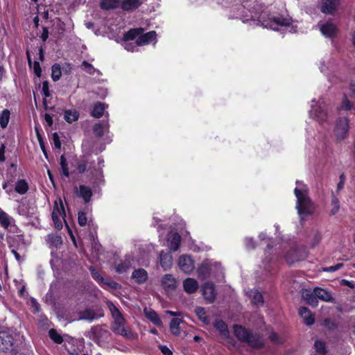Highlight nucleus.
<instances>
[{
    "label": "nucleus",
    "instance_id": "bf43d9fd",
    "mask_svg": "<svg viewBox=\"0 0 355 355\" xmlns=\"http://www.w3.org/2000/svg\"><path fill=\"white\" fill-rule=\"evenodd\" d=\"M341 108L345 110H350L353 108V106L351 105L349 101L347 98H345L343 100Z\"/></svg>",
    "mask_w": 355,
    "mask_h": 355
},
{
    "label": "nucleus",
    "instance_id": "20e7f679",
    "mask_svg": "<svg viewBox=\"0 0 355 355\" xmlns=\"http://www.w3.org/2000/svg\"><path fill=\"white\" fill-rule=\"evenodd\" d=\"M263 19V17H262ZM261 24L263 27L270 28L272 30H278V26H287L291 24V20L282 17H271L268 19H263Z\"/></svg>",
    "mask_w": 355,
    "mask_h": 355
},
{
    "label": "nucleus",
    "instance_id": "58836bf2",
    "mask_svg": "<svg viewBox=\"0 0 355 355\" xmlns=\"http://www.w3.org/2000/svg\"><path fill=\"white\" fill-rule=\"evenodd\" d=\"M28 186L24 180H19L17 182L15 185V191L19 194H24L27 192Z\"/></svg>",
    "mask_w": 355,
    "mask_h": 355
},
{
    "label": "nucleus",
    "instance_id": "864d4df0",
    "mask_svg": "<svg viewBox=\"0 0 355 355\" xmlns=\"http://www.w3.org/2000/svg\"><path fill=\"white\" fill-rule=\"evenodd\" d=\"M269 338L271 342L275 344H282L283 343V340L275 332H272Z\"/></svg>",
    "mask_w": 355,
    "mask_h": 355
},
{
    "label": "nucleus",
    "instance_id": "4be33fe9",
    "mask_svg": "<svg viewBox=\"0 0 355 355\" xmlns=\"http://www.w3.org/2000/svg\"><path fill=\"white\" fill-rule=\"evenodd\" d=\"M109 123L107 121H102L94 125L93 130L94 134L99 137L104 135L105 132L108 130Z\"/></svg>",
    "mask_w": 355,
    "mask_h": 355
},
{
    "label": "nucleus",
    "instance_id": "e2e57ef3",
    "mask_svg": "<svg viewBox=\"0 0 355 355\" xmlns=\"http://www.w3.org/2000/svg\"><path fill=\"white\" fill-rule=\"evenodd\" d=\"M34 71L37 76L40 77L41 76L42 70L39 62L37 61L34 62Z\"/></svg>",
    "mask_w": 355,
    "mask_h": 355
},
{
    "label": "nucleus",
    "instance_id": "9b49d317",
    "mask_svg": "<svg viewBox=\"0 0 355 355\" xmlns=\"http://www.w3.org/2000/svg\"><path fill=\"white\" fill-rule=\"evenodd\" d=\"M311 116L315 119L319 123L326 121L327 119V113L324 106L312 107L310 110Z\"/></svg>",
    "mask_w": 355,
    "mask_h": 355
},
{
    "label": "nucleus",
    "instance_id": "69168bd1",
    "mask_svg": "<svg viewBox=\"0 0 355 355\" xmlns=\"http://www.w3.org/2000/svg\"><path fill=\"white\" fill-rule=\"evenodd\" d=\"M159 348L164 355H172V352L166 345H162Z\"/></svg>",
    "mask_w": 355,
    "mask_h": 355
},
{
    "label": "nucleus",
    "instance_id": "dca6fc26",
    "mask_svg": "<svg viewBox=\"0 0 355 355\" xmlns=\"http://www.w3.org/2000/svg\"><path fill=\"white\" fill-rule=\"evenodd\" d=\"M76 193L77 196L82 198L85 203L90 201L93 194L90 187L83 184L79 186V190L76 187Z\"/></svg>",
    "mask_w": 355,
    "mask_h": 355
},
{
    "label": "nucleus",
    "instance_id": "e433bc0d",
    "mask_svg": "<svg viewBox=\"0 0 355 355\" xmlns=\"http://www.w3.org/2000/svg\"><path fill=\"white\" fill-rule=\"evenodd\" d=\"M104 111V104L101 103H97L94 106V109L92 112V116L95 118H100L101 116H103Z\"/></svg>",
    "mask_w": 355,
    "mask_h": 355
},
{
    "label": "nucleus",
    "instance_id": "f8f14e48",
    "mask_svg": "<svg viewBox=\"0 0 355 355\" xmlns=\"http://www.w3.org/2000/svg\"><path fill=\"white\" fill-rule=\"evenodd\" d=\"M92 276L101 286H107L112 288H116L118 284L113 281H107L105 279L98 271H96L92 266L89 268Z\"/></svg>",
    "mask_w": 355,
    "mask_h": 355
},
{
    "label": "nucleus",
    "instance_id": "680f3d73",
    "mask_svg": "<svg viewBox=\"0 0 355 355\" xmlns=\"http://www.w3.org/2000/svg\"><path fill=\"white\" fill-rule=\"evenodd\" d=\"M306 257V255H304L303 257H295L294 259H292L290 257V255H288L286 257V261L288 262V264L291 265L293 263H294L295 261H299L300 260L304 259V257Z\"/></svg>",
    "mask_w": 355,
    "mask_h": 355
},
{
    "label": "nucleus",
    "instance_id": "a18cd8bd",
    "mask_svg": "<svg viewBox=\"0 0 355 355\" xmlns=\"http://www.w3.org/2000/svg\"><path fill=\"white\" fill-rule=\"evenodd\" d=\"M82 66L84 67V70L89 74L92 75L95 72H96L98 75L101 74V71L99 70L95 69L90 63L85 60L82 62Z\"/></svg>",
    "mask_w": 355,
    "mask_h": 355
},
{
    "label": "nucleus",
    "instance_id": "f03ea898",
    "mask_svg": "<svg viewBox=\"0 0 355 355\" xmlns=\"http://www.w3.org/2000/svg\"><path fill=\"white\" fill-rule=\"evenodd\" d=\"M98 159L97 163L94 160H90L87 157H83L77 162V170L80 174L88 173V176L96 180H100L103 178L102 162Z\"/></svg>",
    "mask_w": 355,
    "mask_h": 355
},
{
    "label": "nucleus",
    "instance_id": "1a4fd4ad",
    "mask_svg": "<svg viewBox=\"0 0 355 355\" xmlns=\"http://www.w3.org/2000/svg\"><path fill=\"white\" fill-rule=\"evenodd\" d=\"M20 243L24 244V239L20 235H17L15 237L12 238V240L8 243L9 248H12L11 252L14 254L16 260L19 263L21 262L23 259L17 252V250H19V246L17 247L16 245H19Z\"/></svg>",
    "mask_w": 355,
    "mask_h": 355
},
{
    "label": "nucleus",
    "instance_id": "b1692460",
    "mask_svg": "<svg viewBox=\"0 0 355 355\" xmlns=\"http://www.w3.org/2000/svg\"><path fill=\"white\" fill-rule=\"evenodd\" d=\"M314 293L316 295L317 300L320 299L324 302H332L334 300L331 293L323 288H315L314 289Z\"/></svg>",
    "mask_w": 355,
    "mask_h": 355
},
{
    "label": "nucleus",
    "instance_id": "f257e3e1",
    "mask_svg": "<svg viewBox=\"0 0 355 355\" xmlns=\"http://www.w3.org/2000/svg\"><path fill=\"white\" fill-rule=\"evenodd\" d=\"M107 307L111 312L114 319L111 324V330L117 335H120L126 338H133V334L130 329L125 326L126 320L119 309L110 301L107 302Z\"/></svg>",
    "mask_w": 355,
    "mask_h": 355
},
{
    "label": "nucleus",
    "instance_id": "4c0bfd02",
    "mask_svg": "<svg viewBox=\"0 0 355 355\" xmlns=\"http://www.w3.org/2000/svg\"><path fill=\"white\" fill-rule=\"evenodd\" d=\"M195 313H196L198 318L205 324H209L210 320L208 317L206 315V311L205 308L201 306H197L195 309Z\"/></svg>",
    "mask_w": 355,
    "mask_h": 355
},
{
    "label": "nucleus",
    "instance_id": "7ed1b4c3",
    "mask_svg": "<svg viewBox=\"0 0 355 355\" xmlns=\"http://www.w3.org/2000/svg\"><path fill=\"white\" fill-rule=\"evenodd\" d=\"M294 192L297 198L296 208L302 220L304 216H309L313 212L314 206L308 196L306 189L296 187Z\"/></svg>",
    "mask_w": 355,
    "mask_h": 355
},
{
    "label": "nucleus",
    "instance_id": "774afa93",
    "mask_svg": "<svg viewBox=\"0 0 355 355\" xmlns=\"http://www.w3.org/2000/svg\"><path fill=\"white\" fill-rule=\"evenodd\" d=\"M351 95L355 98V81L352 82L350 84Z\"/></svg>",
    "mask_w": 355,
    "mask_h": 355
},
{
    "label": "nucleus",
    "instance_id": "c9c22d12",
    "mask_svg": "<svg viewBox=\"0 0 355 355\" xmlns=\"http://www.w3.org/2000/svg\"><path fill=\"white\" fill-rule=\"evenodd\" d=\"M10 112L8 109H4L0 114V125L2 128H6L8 124Z\"/></svg>",
    "mask_w": 355,
    "mask_h": 355
},
{
    "label": "nucleus",
    "instance_id": "7c9ffc66",
    "mask_svg": "<svg viewBox=\"0 0 355 355\" xmlns=\"http://www.w3.org/2000/svg\"><path fill=\"white\" fill-rule=\"evenodd\" d=\"M78 118L79 112L76 110H67L64 112V119L69 123L76 121Z\"/></svg>",
    "mask_w": 355,
    "mask_h": 355
},
{
    "label": "nucleus",
    "instance_id": "338daca9",
    "mask_svg": "<svg viewBox=\"0 0 355 355\" xmlns=\"http://www.w3.org/2000/svg\"><path fill=\"white\" fill-rule=\"evenodd\" d=\"M166 313L170 315L171 316H182V313L180 311H172L167 310L166 311Z\"/></svg>",
    "mask_w": 355,
    "mask_h": 355
},
{
    "label": "nucleus",
    "instance_id": "a878e982",
    "mask_svg": "<svg viewBox=\"0 0 355 355\" xmlns=\"http://www.w3.org/2000/svg\"><path fill=\"white\" fill-rule=\"evenodd\" d=\"M145 316L150 320L154 324L160 326L162 324V320L159 318L157 313L151 309H144Z\"/></svg>",
    "mask_w": 355,
    "mask_h": 355
},
{
    "label": "nucleus",
    "instance_id": "49530a36",
    "mask_svg": "<svg viewBox=\"0 0 355 355\" xmlns=\"http://www.w3.org/2000/svg\"><path fill=\"white\" fill-rule=\"evenodd\" d=\"M50 338L56 343L60 344L63 342L62 337L55 330L51 329L49 331Z\"/></svg>",
    "mask_w": 355,
    "mask_h": 355
},
{
    "label": "nucleus",
    "instance_id": "39448f33",
    "mask_svg": "<svg viewBox=\"0 0 355 355\" xmlns=\"http://www.w3.org/2000/svg\"><path fill=\"white\" fill-rule=\"evenodd\" d=\"M14 338L9 330L0 331V350L3 352L10 350L13 345Z\"/></svg>",
    "mask_w": 355,
    "mask_h": 355
},
{
    "label": "nucleus",
    "instance_id": "3c124183",
    "mask_svg": "<svg viewBox=\"0 0 355 355\" xmlns=\"http://www.w3.org/2000/svg\"><path fill=\"white\" fill-rule=\"evenodd\" d=\"M129 267H130V264L128 263L122 262V263H119L116 266V270L119 273H123V272H125L128 270Z\"/></svg>",
    "mask_w": 355,
    "mask_h": 355
},
{
    "label": "nucleus",
    "instance_id": "c85d7f7f",
    "mask_svg": "<svg viewBox=\"0 0 355 355\" xmlns=\"http://www.w3.org/2000/svg\"><path fill=\"white\" fill-rule=\"evenodd\" d=\"M234 331L236 337L239 340L244 342H245L250 334V331H248L246 329L243 328L242 326L240 325H234Z\"/></svg>",
    "mask_w": 355,
    "mask_h": 355
},
{
    "label": "nucleus",
    "instance_id": "bb28decb",
    "mask_svg": "<svg viewBox=\"0 0 355 355\" xmlns=\"http://www.w3.org/2000/svg\"><path fill=\"white\" fill-rule=\"evenodd\" d=\"M245 342L248 343L250 346L255 348H259L263 345V340L258 335L252 334L250 332Z\"/></svg>",
    "mask_w": 355,
    "mask_h": 355
},
{
    "label": "nucleus",
    "instance_id": "f704fd0d",
    "mask_svg": "<svg viewBox=\"0 0 355 355\" xmlns=\"http://www.w3.org/2000/svg\"><path fill=\"white\" fill-rule=\"evenodd\" d=\"M182 322V319L180 318H173L171 320L170 322V330L171 333L174 335L178 336L180 334V324Z\"/></svg>",
    "mask_w": 355,
    "mask_h": 355
},
{
    "label": "nucleus",
    "instance_id": "aec40b11",
    "mask_svg": "<svg viewBox=\"0 0 355 355\" xmlns=\"http://www.w3.org/2000/svg\"><path fill=\"white\" fill-rule=\"evenodd\" d=\"M160 264L164 270L171 268L173 263V257L171 253L162 252L159 256Z\"/></svg>",
    "mask_w": 355,
    "mask_h": 355
},
{
    "label": "nucleus",
    "instance_id": "0e129e2a",
    "mask_svg": "<svg viewBox=\"0 0 355 355\" xmlns=\"http://www.w3.org/2000/svg\"><path fill=\"white\" fill-rule=\"evenodd\" d=\"M49 37V30L46 27H43V31L41 35V38L43 42H46Z\"/></svg>",
    "mask_w": 355,
    "mask_h": 355
},
{
    "label": "nucleus",
    "instance_id": "052dcab7",
    "mask_svg": "<svg viewBox=\"0 0 355 355\" xmlns=\"http://www.w3.org/2000/svg\"><path fill=\"white\" fill-rule=\"evenodd\" d=\"M345 175L344 174H341L340 175V181L337 185V191H340L343 187H344V184H345Z\"/></svg>",
    "mask_w": 355,
    "mask_h": 355
},
{
    "label": "nucleus",
    "instance_id": "603ef678",
    "mask_svg": "<svg viewBox=\"0 0 355 355\" xmlns=\"http://www.w3.org/2000/svg\"><path fill=\"white\" fill-rule=\"evenodd\" d=\"M343 263H337L335 266H329V267L323 268H322V271L332 272H335V271L340 269L341 268H343Z\"/></svg>",
    "mask_w": 355,
    "mask_h": 355
},
{
    "label": "nucleus",
    "instance_id": "393cba45",
    "mask_svg": "<svg viewBox=\"0 0 355 355\" xmlns=\"http://www.w3.org/2000/svg\"><path fill=\"white\" fill-rule=\"evenodd\" d=\"M162 285L165 288L172 291L176 288V280L171 275L166 274L162 279Z\"/></svg>",
    "mask_w": 355,
    "mask_h": 355
},
{
    "label": "nucleus",
    "instance_id": "cd10ccee",
    "mask_svg": "<svg viewBox=\"0 0 355 355\" xmlns=\"http://www.w3.org/2000/svg\"><path fill=\"white\" fill-rule=\"evenodd\" d=\"M302 298L308 303L313 307L318 306V301L316 298V295L314 293V291L312 293L310 291L306 290L302 293Z\"/></svg>",
    "mask_w": 355,
    "mask_h": 355
},
{
    "label": "nucleus",
    "instance_id": "473e14b6",
    "mask_svg": "<svg viewBox=\"0 0 355 355\" xmlns=\"http://www.w3.org/2000/svg\"><path fill=\"white\" fill-rule=\"evenodd\" d=\"M249 296L252 300V303L256 305L262 306L263 304V297L261 293L257 290L250 291L249 292Z\"/></svg>",
    "mask_w": 355,
    "mask_h": 355
},
{
    "label": "nucleus",
    "instance_id": "6ab92c4d",
    "mask_svg": "<svg viewBox=\"0 0 355 355\" xmlns=\"http://www.w3.org/2000/svg\"><path fill=\"white\" fill-rule=\"evenodd\" d=\"M299 314L303 318L304 323L308 325H312L315 322V319L311 311L306 307H301L299 309Z\"/></svg>",
    "mask_w": 355,
    "mask_h": 355
},
{
    "label": "nucleus",
    "instance_id": "5fc2aeb1",
    "mask_svg": "<svg viewBox=\"0 0 355 355\" xmlns=\"http://www.w3.org/2000/svg\"><path fill=\"white\" fill-rule=\"evenodd\" d=\"M49 241L55 245L60 244L62 243V239L60 236L50 234L48 236Z\"/></svg>",
    "mask_w": 355,
    "mask_h": 355
},
{
    "label": "nucleus",
    "instance_id": "37998d69",
    "mask_svg": "<svg viewBox=\"0 0 355 355\" xmlns=\"http://www.w3.org/2000/svg\"><path fill=\"white\" fill-rule=\"evenodd\" d=\"M51 78L53 81H58L60 80L62 72L60 65L58 64H54L51 68Z\"/></svg>",
    "mask_w": 355,
    "mask_h": 355
},
{
    "label": "nucleus",
    "instance_id": "72a5a7b5",
    "mask_svg": "<svg viewBox=\"0 0 355 355\" xmlns=\"http://www.w3.org/2000/svg\"><path fill=\"white\" fill-rule=\"evenodd\" d=\"M119 1L118 0H101L100 7L103 10H111L119 7Z\"/></svg>",
    "mask_w": 355,
    "mask_h": 355
},
{
    "label": "nucleus",
    "instance_id": "ddd939ff",
    "mask_svg": "<svg viewBox=\"0 0 355 355\" xmlns=\"http://www.w3.org/2000/svg\"><path fill=\"white\" fill-rule=\"evenodd\" d=\"M156 32L154 31H149L145 34L144 33L137 38L135 44L137 46H144L150 42L155 40L156 39Z\"/></svg>",
    "mask_w": 355,
    "mask_h": 355
},
{
    "label": "nucleus",
    "instance_id": "412c9836",
    "mask_svg": "<svg viewBox=\"0 0 355 355\" xmlns=\"http://www.w3.org/2000/svg\"><path fill=\"white\" fill-rule=\"evenodd\" d=\"M141 4V0H123L121 8L123 10L129 11L139 8Z\"/></svg>",
    "mask_w": 355,
    "mask_h": 355
},
{
    "label": "nucleus",
    "instance_id": "5701e85b",
    "mask_svg": "<svg viewBox=\"0 0 355 355\" xmlns=\"http://www.w3.org/2000/svg\"><path fill=\"white\" fill-rule=\"evenodd\" d=\"M144 31V30L142 28H132L123 35V40L125 42L134 40L137 37H139V36L141 35Z\"/></svg>",
    "mask_w": 355,
    "mask_h": 355
},
{
    "label": "nucleus",
    "instance_id": "4468645a",
    "mask_svg": "<svg viewBox=\"0 0 355 355\" xmlns=\"http://www.w3.org/2000/svg\"><path fill=\"white\" fill-rule=\"evenodd\" d=\"M148 277L147 271L144 268L135 269L131 275V279L138 284H144Z\"/></svg>",
    "mask_w": 355,
    "mask_h": 355
},
{
    "label": "nucleus",
    "instance_id": "0eeeda50",
    "mask_svg": "<svg viewBox=\"0 0 355 355\" xmlns=\"http://www.w3.org/2000/svg\"><path fill=\"white\" fill-rule=\"evenodd\" d=\"M202 293L205 300L209 303H213L216 297V292L214 284L206 282L202 286Z\"/></svg>",
    "mask_w": 355,
    "mask_h": 355
},
{
    "label": "nucleus",
    "instance_id": "c03bdc74",
    "mask_svg": "<svg viewBox=\"0 0 355 355\" xmlns=\"http://www.w3.org/2000/svg\"><path fill=\"white\" fill-rule=\"evenodd\" d=\"M316 352L320 355H325L327 350L325 343L320 340H316L314 344Z\"/></svg>",
    "mask_w": 355,
    "mask_h": 355
},
{
    "label": "nucleus",
    "instance_id": "2f4dec72",
    "mask_svg": "<svg viewBox=\"0 0 355 355\" xmlns=\"http://www.w3.org/2000/svg\"><path fill=\"white\" fill-rule=\"evenodd\" d=\"M211 268L208 262L204 261L198 268V276L205 279L209 277Z\"/></svg>",
    "mask_w": 355,
    "mask_h": 355
},
{
    "label": "nucleus",
    "instance_id": "ea45409f",
    "mask_svg": "<svg viewBox=\"0 0 355 355\" xmlns=\"http://www.w3.org/2000/svg\"><path fill=\"white\" fill-rule=\"evenodd\" d=\"M180 236L178 233H174L172 234L171 241H170V248L173 251H176L180 246Z\"/></svg>",
    "mask_w": 355,
    "mask_h": 355
},
{
    "label": "nucleus",
    "instance_id": "423d86ee",
    "mask_svg": "<svg viewBox=\"0 0 355 355\" xmlns=\"http://www.w3.org/2000/svg\"><path fill=\"white\" fill-rule=\"evenodd\" d=\"M349 128V119L347 117L340 118L336 122L335 134L338 139H344Z\"/></svg>",
    "mask_w": 355,
    "mask_h": 355
},
{
    "label": "nucleus",
    "instance_id": "c756f323",
    "mask_svg": "<svg viewBox=\"0 0 355 355\" xmlns=\"http://www.w3.org/2000/svg\"><path fill=\"white\" fill-rule=\"evenodd\" d=\"M320 31L324 35L330 37L335 34L336 27L331 23H327L321 26Z\"/></svg>",
    "mask_w": 355,
    "mask_h": 355
},
{
    "label": "nucleus",
    "instance_id": "de8ad7c7",
    "mask_svg": "<svg viewBox=\"0 0 355 355\" xmlns=\"http://www.w3.org/2000/svg\"><path fill=\"white\" fill-rule=\"evenodd\" d=\"M214 326L223 334L225 335L227 333V327L223 320L216 321Z\"/></svg>",
    "mask_w": 355,
    "mask_h": 355
},
{
    "label": "nucleus",
    "instance_id": "a211bd4d",
    "mask_svg": "<svg viewBox=\"0 0 355 355\" xmlns=\"http://www.w3.org/2000/svg\"><path fill=\"white\" fill-rule=\"evenodd\" d=\"M183 288L186 293L193 294L198 288V283L193 278H187L183 282Z\"/></svg>",
    "mask_w": 355,
    "mask_h": 355
},
{
    "label": "nucleus",
    "instance_id": "2eb2a0df",
    "mask_svg": "<svg viewBox=\"0 0 355 355\" xmlns=\"http://www.w3.org/2000/svg\"><path fill=\"white\" fill-rule=\"evenodd\" d=\"M103 316V313L102 312L97 314L94 310L87 309L79 313L78 320L92 321Z\"/></svg>",
    "mask_w": 355,
    "mask_h": 355
},
{
    "label": "nucleus",
    "instance_id": "13d9d810",
    "mask_svg": "<svg viewBox=\"0 0 355 355\" xmlns=\"http://www.w3.org/2000/svg\"><path fill=\"white\" fill-rule=\"evenodd\" d=\"M42 92L45 98L49 97L50 96L49 83L47 81H44L42 83Z\"/></svg>",
    "mask_w": 355,
    "mask_h": 355
},
{
    "label": "nucleus",
    "instance_id": "a19ab883",
    "mask_svg": "<svg viewBox=\"0 0 355 355\" xmlns=\"http://www.w3.org/2000/svg\"><path fill=\"white\" fill-rule=\"evenodd\" d=\"M0 225L5 229H7L10 225V218L3 210H0Z\"/></svg>",
    "mask_w": 355,
    "mask_h": 355
},
{
    "label": "nucleus",
    "instance_id": "f3484780",
    "mask_svg": "<svg viewBox=\"0 0 355 355\" xmlns=\"http://www.w3.org/2000/svg\"><path fill=\"white\" fill-rule=\"evenodd\" d=\"M339 4V0H322L321 11L325 14H332Z\"/></svg>",
    "mask_w": 355,
    "mask_h": 355
},
{
    "label": "nucleus",
    "instance_id": "6e6d98bb",
    "mask_svg": "<svg viewBox=\"0 0 355 355\" xmlns=\"http://www.w3.org/2000/svg\"><path fill=\"white\" fill-rule=\"evenodd\" d=\"M52 139L54 146L56 148L60 149L61 148V142L60 141V137L57 132H54L52 135Z\"/></svg>",
    "mask_w": 355,
    "mask_h": 355
},
{
    "label": "nucleus",
    "instance_id": "9d476101",
    "mask_svg": "<svg viewBox=\"0 0 355 355\" xmlns=\"http://www.w3.org/2000/svg\"><path fill=\"white\" fill-rule=\"evenodd\" d=\"M180 268L185 273H190L194 269V263L191 257L182 255L179 259Z\"/></svg>",
    "mask_w": 355,
    "mask_h": 355
},
{
    "label": "nucleus",
    "instance_id": "4d7b16f0",
    "mask_svg": "<svg viewBox=\"0 0 355 355\" xmlns=\"http://www.w3.org/2000/svg\"><path fill=\"white\" fill-rule=\"evenodd\" d=\"M35 130H36V132H37V139H38V141H39V143H40V147H41V148H42V151H43V153H44V155H45L46 157H47V153H46V149H45L44 143V141H43V139H42V136L40 135V133H39V132H38L37 129L36 128Z\"/></svg>",
    "mask_w": 355,
    "mask_h": 355
},
{
    "label": "nucleus",
    "instance_id": "6e6552de",
    "mask_svg": "<svg viewBox=\"0 0 355 355\" xmlns=\"http://www.w3.org/2000/svg\"><path fill=\"white\" fill-rule=\"evenodd\" d=\"M64 216H65V212L62 203H60V207H58V204L55 203L52 212V219L54 222L55 227L58 230L62 229V224L60 220V218H63Z\"/></svg>",
    "mask_w": 355,
    "mask_h": 355
},
{
    "label": "nucleus",
    "instance_id": "09e8293b",
    "mask_svg": "<svg viewBox=\"0 0 355 355\" xmlns=\"http://www.w3.org/2000/svg\"><path fill=\"white\" fill-rule=\"evenodd\" d=\"M331 206H332V208L331 209L330 213H331V215H334V214H336L338 211V210L340 209L339 200L335 196L332 197V199H331Z\"/></svg>",
    "mask_w": 355,
    "mask_h": 355
},
{
    "label": "nucleus",
    "instance_id": "79ce46f5",
    "mask_svg": "<svg viewBox=\"0 0 355 355\" xmlns=\"http://www.w3.org/2000/svg\"><path fill=\"white\" fill-rule=\"evenodd\" d=\"M60 164L61 166V175L68 178L69 176L68 163L67 159L63 155L60 157Z\"/></svg>",
    "mask_w": 355,
    "mask_h": 355
},
{
    "label": "nucleus",
    "instance_id": "8fccbe9b",
    "mask_svg": "<svg viewBox=\"0 0 355 355\" xmlns=\"http://www.w3.org/2000/svg\"><path fill=\"white\" fill-rule=\"evenodd\" d=\"M87 218L85 212L80 211L78 214V222L80 226L84 227L86 225Z\"/></svg>",
    "mask_w": 355,
    "mask_h": 355
}]
</instances>
